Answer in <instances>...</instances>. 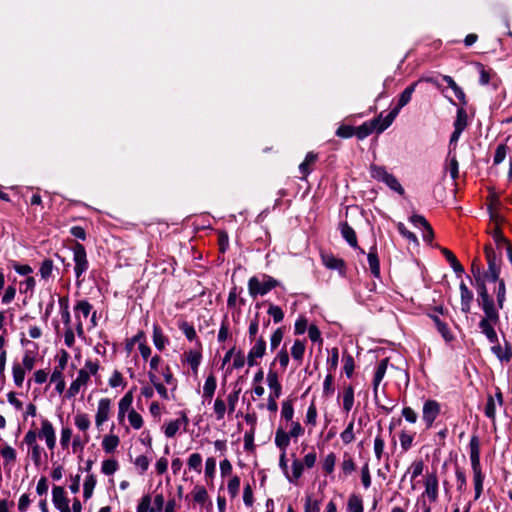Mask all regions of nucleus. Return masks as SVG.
I'll list each match as a JSON object with an SVG mask.
<instances>
[{
  "label": "nucleus",
  "mask_w": 512,
  "mask_h": 512,
  "mask_svg": "<svg viewBox=\"0 0 512 512\" xmlns=\"http://www.w3.org/2000/svg\"><path fill=\"white\" fill-rule=\"evenodd\" d=\"M279 282L273 277L262 274L260 277L253 276L248 281V290L251 297L264 296L277 287Z\"/></svg>",
  "instance_id": "7ed1b4c3"
},
{
  "label": "nucleus",
  "mask_w": 512,
  "mask_h": 512,
  "mask_svg": "<svg viewBox=\"0 0 512 512\" xmlns=\"http://www.w3.org/2000/svg\"><path fill=\"white\" fill-rule=\"evenodd\" d=\"M340 231L342 237L347 241L351 247H357V237L354 229L348 223H342L340 225Z\"/></svg>",
  "instance_id": "b1692460"
},
{
  "label": "nucleus",
  "mask_w": 512,
  "mask_h": 512,
  "mask_svg": "<svg viewBox=\"0 0 512 512\" xmlns=\"http://www.w3.org/2000/svg\"><path fill=\"white\" fill-rule=\"evenodd\" d=\"M133 402L132 391L127 392L118 403V419L120 422L124 420L125 414L132 409Z\"/></svg>",
  "instance_id": "a211bd4d"
},
{
  "label": "nucleus",
  "mask_w": 512,
  "mask_h": 512,
  "mask_svg": "<svg viewBox=\"0 0 512 512\" xmlns=\"http://www.w3.org/2000/svg\"><path fill=\"white\" fill-rule=\"evenodd\" d=\"M341 469L344 475H349L356 469V464L350 456L345 455L341 463Z\"/></svg>",
  "instance_id": "680f3d73"
},
{
  "label": "nucleus",
  "mask_w": 512,
  "mask_h": 512,
  "mask_svg": "<svg viewBox=\"0 0 512 512\" xmlns=\"http://www.w3.org/2000/svg\"><path fill=\"white\" fill-rule=\"evenodd\" d=\"M441 252L446 257L447 261L450 263L454 272L461 275L464 272V268L460 264V262L457 260L455 255L447 248H442Z\"/></svg>",
  "instance_id": "cd10ccee"
},
{
  "label": "nucleus",
  "mask_w": 512,
  "mask_h": 512,
  "mask_svg": "<svg viewBox=\"0 0 512 512\" xmlns=\"http://www.w3.org/2000/svg\"><path fill=\"white\" fill-rule=\"evenodd\" d=\"M1 456L3 459L4 468L10 470L14 463L16 462V450L12 446L5 444L1 449Z\"/></svg>",
  "instance_id": "dca6fc26"
},
{
  "label": "nucleus",
  "mask_w": 512,
  "mask_h": 512,
  "mask_svg": "<svg viewBox=\"0 0 512 512\" xmlns=\"http://www.w3.org/2000/svg\"><path fill=\"white\" fill-rule=\"evenodd\" d=\"M477 302L484 312V317L479 322V329L489 343L496 344L498 335L494 326L500 321L499 312L488 290H485L482 286L480 288V299H477Z\"/></svg>",
  "instance_id": "f257e3e1"
},
{
  "label": "nucleus",
  "mask_w": 512,
  "mask_h": 512,
  "mask_svg": "<svg viewBox=\"0 0 512 512\" xmlns=\"http://www.w3.org/2000/svg\"><path fill=\"white\" fill-rule=\"evenodd\" d=\"M425 464L422 459L414 460L408 467L405 474L402 476L401 481H404L407 476H410V481L413 482L417 477L422 475Z\"/></svg>",
  "instance_id": "2eb2a0df"
},
{
  "label": "nucleus",
  "mask_w": 512,
  "mask_h": 512,
  "mask_svg": "<svg viewBox=\"0 0 512 512\" xmlns=\"http://www.w3.org/2000/svg\"><path fill=\"white\" fill-rule=\"evenodd\" d=\"M25 369L20 364H14L12 367V375L14 384L17 387H22L25 379Z\"/></svg>",
  "instance_id": "37998d69"
},
{
  "label": "nucleus",
  "mask_w": 512,
  "mask_h": 512,
  "mask_svg": "<svg viewBox=\"0 0 512 512\" xmlns=\"http://www.w3.org/2000/svg\"><path fill=\"white\" fill-rule=\"evenodd\" d=\"M417 84L418 82H414L404 89V91L400 94L398 98L397 105L394 107L395 109H398V111L400 112V110L411 101L412 95L416 89Z\"/></svg>",
  "instance_id": "412c9836"
},
{
  "label": "nucleus",
  "mask_w": 512,
  "mask_h": 512,
  "mask_svg": "<svg viewBox=\"0 0 512 512\" xmlns=\"http://www.w3.org/2000/svg\"><path fill=\"white\" fill-rule=\"evenodd\" d=\"M472 300H473V293L471 291L461 293V310L464 313L470 312Z\"/></svg>",
  "instance_id": "69168bd1"
},
{
  "label": "nucleus",
  "mask_w": 512,
  "mask_h": 512,
  "mask_svg": "<svg viewBox=\"0 0 512 512\" xmlns=\"http://www.w3.org/2000/svg\"><path fill=\"white\" fill-rule=\"evenodd\" d=\"M491 351L501 361H509L511 358L510 350L503 349L499 341L496 344H492Z\"/></svg>",
  "instance_id": "a18cd8bd"
},
{
  "label": "nucleus",
  "mask_w": 512,
  "mask_h": 512,
  "mask_svg": "<svg viewBox=\"0 0 512 512\" xmlns=\"http://www.w3.org/2000/svg\"><path fill=\"white\" fill-rule=\"evenodd\" d=\"M266 342L260 337L256 340L255 344L250 348L247 355V363L249 367H253L257 364V360L261 359L265 355Z\"/></svg>",
  "instance_id": "9b49d317"
},
{
  "label": "nucleus",
  "mask_w": 512,
  "mask_h": 512,
  "mask_svg": "<svg viewBox=\"0 0 512 512\" xmlns=\"http://www.w3.org/2000/svg\"><path fill=\"white\" fill-rule=\"evenodd\" d=\"M91 310L92 305L87 300H80L74 307L75 318H80L79 314H82L84 318H87L90 315Z\"/></svg>",
  "instance_id": "4c0bfd02"
},
{
  "label": "nucleus",
  "mask_w": 512,
  "mask_h": 512,
  "mask_svg": "<svg viewBox=\"0 0 512 512\" xmlns=\"http://www.w3.org/2000/svg\"><path fill=\"white\" fill-rule=\"evenodd\" d=\"M424 492L422 498H428L432 503L436 502L439 494V482L436 472L426 473L424 476Z\"/></svg>",
  "instance_id": "0eeeda50"
},
{
  "label": "nucleus",
  "mask_w": 512,
  "mask_h": 512,
  "mask_svg": "<svg viewBox=\"0 0 512 512\" xmlns=\"http://www.w3.org/2000/svg\"><path fill=\"white\" fill-rule=\"evenodd\" d=\"M58 302L61 308V318L64 323V326H68V324L71 323L68 297H61L59 298Z\"/></svg>",
  "instance_id": "58836bf2"
},
{
  "label": "nucleus",
  "mask_w": 512,
  "mask_h": 512,
  "mask_svg": "<svg viewBox=\"0 0 512 512\" xmlns=\"http://www.w3.org/2000/svg\"><path fill=\"white\" fill-rule=\"evenodd\" d=\"M128 421L132 428L139 430L143 426L142 416L134 409H131L128 413Z\"/></svg>",
  "instance_id": "8fccbe9b"
},
{
  "label": "nucleus",
  "mask_w": 512,
  "mask_h": 512,
  "mask_svg": "<svg viewBox=\"0 0 512 512\" xmlns=\"http://www.w3.org/2000/svg\"><path fill=\"white\" fill-rule=\"evenodd\" d=\"M384 183L393 191L399 193L400 195L404 194V189L402 185L399 183V181L394 177L392 174H390L385 180Z\"/></svg>",
  "instance_id": "bf43d9fd"
},
{
  "label": "nucleus",
  "mask_w": 512,
  "mask_h": 512,
  "mask_svg": "<svg viewBox=\"0 0 512 512\" xmlns=\"http://www.w3.org/2000/svg\"><path fill=\"white\" fill-rule=\"evenodd\" d=\"M354 427H355L354 419H352L348 423L346 428L340 434V438H341L343 444L348 445L355 440Z\"/></svg>",
  "instance_id": "473e14b6"
},
{
  "label": "nucleus",
  "mask_w": 512,
  "mask_h": 512,
  "mask_svg": "<svg viewBox=\"0 0 512 512\" xmlns=\"http://www.w3.org/2000/svg\"><path fill=\"white\" fill-rule=\"evenodd\" d=\"M471 271L474 277V286L477 290L478 298L480 299L481 286L487 290L486 282H497L500 274V266L498 263H489L487 271H482L480 266L475 262L472 264Z\"/></svg>",
  "instance_id": "f03ea898"
},
{
  "label": "nucleus",
  "mask_w": 512,
  "mask_h": 512,
  "mask_svg": "<svg viewBox=\"0 0 512 512\" xmlns=\"http://www.w3.org/2000/svg\"><path fill=\"white\" fill-rule=\"evenodd\" d=\"M120 439L117 435H106L102 440V448L106 453H112L118 447Z\"/></svg>",
  "instance_id": "bb28decb"
},
{
  "label": "nucleus",
  "mask_w": 512,
  "mask_h": 512,
  "mask_svg": "<svg viewBox=\"0 0 512 512\" xmlns=\"http://www.w3.org/2000/svg\"><path fill=\"white\" fill-rule=\"evenodd\" d=\"M267 384L270 388V396L279 398L282 392V386L278 380V375L276 372L270 370L267 374Z\"/></svg>",
  "instance_id": "6ab92c4d"
},
{
  "label": "nucleus",
  "mask_w": 512,
  "mask_h": 512,
  "mask_svg": "<svg viewBox=\"0 0 512 512\" xmlns=\"http://www.w3.org/2000/svg\"><path fill=\"white\" fill-rule=\"evenodd\" d=\"M97 480L95 475L89 474L84 481L83 484V496L85 499H89L93 495L94 488L96 486Z\"/></svg>",
  "instance_id": "e433bc0d"
},
{
  "label": "nucleus",
  "mask_w": 512,
  "mask_h": 512,
  "mask_svg": "<svg viewBox=\"0 0 512 512\" xmlns=\"http://www.w3.org/2000/svg\"><path fill=\"white\" fill-rule=\"evenodd\" d=\"M217 387L216 377L213 374H210L205 379L204 385H203V393H202V399L203 403H210L213 395L215 393Z\"/></svg>",
  "instance_id": "4468645a"
},
{
  "label": "nucleus",
  "mask_w": 512,
  "mask_h": 512,
  "mask_svg": "<svg viewBox=\"0 0 512 512\" xmlns=\"http://www.w3.org/2000/svg\"><path fill=\"white\" fill-rule=\"evenodd\" d=\"M227 406H226V401L218 396L215 401H214V405H213V410H214V413H215V417L218 421L220 420H223L224 419V416H225V413H226V410H227Z\"/></svg>",
  "instance_id": "f704fd0d"
},
{
  "label": "nucleus",
  "mask_w": 512,
  "mask_h": 512,
  "mask_svg": "<svg viewBox=\"0 0 512 512\" xmlns=\"http://www.w3.org/2000/svg\"><path fill=\"white\" fill-rule=\"evenodd\" d=\"M447 170L449 171L450 176L453 180H455L458 177L459 164H458L456 155L451 150H449V153H448Z\"/></svg>",
  "instance_id": "72a5a7b5"
},
{
  "label": "nucleus",
  "mask_w": 512,
  "mask_h": 512,
  "mask_svg": "<svg viewBox=\"0 0 512 512\" xmlns=\"http://www.w3.org/2000/svg\"><path fill=\"white\" fill-rule=\"evenodd\" d=\"M354 405V390L351 386L345 389L343 393V409L349 412Z\"/></svg>",
  "instance_id": "49530a36"
},
{
  "label": "nucleus",
  "mask_w": 512,
  "mask_h": 512,
  "mask_svg": "<svg viewBox=\"0 0 512 512\" xmlns=\"http://www.w3.org/2000/svg\"><path fill=\"white\" fill-rule=\"evenodd\" d=\"M52 502L57 510L68 507L69 500L65 490L61 486H54L52 489Z\"/></svg>",
  "instance_id": "ddd939ff"
},
{
  "label": "nucleus",
  "mask_w": 512,
  "mask_h": 512,
  "mask_svg": "<svg viewBox=\"0 0 512 512\" xmlns=\"http://www.w3.org/2000/svg\"><path fill=\"white\" fill-rule=\"evenodd\" d=\"M370 175L373 179L384 182L390 173L385 169V167L372 164L370 166Z\"/></svg>",
  "instance_id": "79ce46f5"
},
{
  "label": "nucleus",
  "mask_w": 512,
  "mask_h": 512,
  "mask_svg": "<svg viewBox=\"0 0 512 512\" xmlns=\"http://www.w3.org/2000/svg\"><path fill=\"white\" fill-rule=\"evenodd\" d=\"M305 353V343L301 340H295L293 346L291 348L292 358L297 361L299 364L302 363L303 357Z\"/></svg>",
  "instance_id": "c85d7f7f"
},
{
  "label": "nucleus",
  "mask_w": 512,
  "mask_h": 512,
  "mask_svg": "<svg viewBox=\"0 0 512 512\" xmlns=\"http://www.w3.org/2000/svg\"><path fill=\"white\" fill-rule=\"evenodd\" d=\"M281 416L286 421H292L294 416V408L291 400H285L282 402Z\"/></svg>",
  "instance_id": "603ef678"
},
{
  "label": "nucleus",
  "mask_w": 512,
  "mask_h": 512,
  "mask_svg": "<svg viewBox=\"0 0 512 512\" xmlns=\"http://www.w3.org/2000/svg\"><path fill=\"white\" fill-rule=\"evenodd\" d=\"M303 471L304 464L298 459H295L292 462V473L289 474V472H287L286 478L290 483H295L302 476Z\"/></svg>",
  "instance_id": "a878e982"
},
{
  "label": "nucleus",
  "mask_w": 512,
  "mask_h": 512,
  "mask_svg": "<svg viewBox=\"0 0 512 512\" xmlns=\"http://www.w3.org/2000/svg\"><path fill=\"white\" fill-rule=\"evenodd\" d=\"M316 159L317 155L312 152H309L306 155L305 160L299 165V170L303 174V176H307L310 173L308 167L310 164H313L316 161Z\"/></svg>",
  "instance_id": "5fc2aeb1"
},
{
  "label": "nucleus",
  "mask_w": 512,
  "mask_h": 512,
  "mask_svg": "<svg viewBox=\"0 0 512 512\" xmlns=\"http://www.w3.org/2000/svg\"><path fill=\"white\" fill-rule=\"evenodd\" d=\"M201 353L199 351L190 350L186 353V361L190 365L193 372H197L198 367L201 363Z\"/></svg>",
  "instance_id": "a19ab883"
},
{
  "label": "nucleus",
  "mask_w": 512,
  "mask_h": 512,
  "mask_svg": "<svg viewBox=\"0 0 512 512\" xmlns=\"http://www.w3.org/2000/svg\"><path fill=\"white\" fill-rule=\"evenodd\" d=\"M380 123V118H375L371 122H365L355 129V135L358 139L363 140L372 132L376 131V126Z\"/></svg>",
  "instance_id": "f3484780"
},
{
  "label": "nucleus",
  "mask_w": 512,
  "mask_h": 512,
  "mask_svg": "<svg viewBox=\"0 0 512 512\" xmlns=\"http://www.w3.org/2000/svg\"><path fill=\"white\" fill-rule=\"evenodd\" d=\"M304 512H320V501L307 496L305 499Z\"/></svg>",
  "instance_id": "338daca9"
},
{
  "label": "nucleus",
  "mask_w": 512,
  "mask_h": 512,
  "mask_svg": "<svg viewBox=\"0 0 512 512\" xmlns=\"http://www.w3.org/2000/svg\"><path fill=\"white\" fill-rule=\"evenodd\" d=\"M399 440H400V445H401L402 450L408 451L412 446L413 435H411L405 431H402L399 435Z\"/></svg>",
  "instance_id": "774afa93"
},
{
  "label": "nucleus",
  "mask_w": 512,
  "mask_h": 512,
  "mask_svg": "<svg viewBox=\"0 0 512 512\" xmlns=\"http://www.w3.org/2000/svg\"><path fill=\"white\" fill-rule=\"evenodd\" d=\"M54 264L51 259H45L39 269V273L42 277V279L47 280L49 277H51L53 272Z\"/></svg>",
  "instance_id": "3c124183"
},
{
  "label": "nucleus",
  "mask_w": 512,
  "mask_h": 512,
  "mask_svg": "<svg viewBox=\"0 0 512 512\" xmlns=\"http://www.w3.org/2000/svg\"><path fill=\"white\" fill-rule=\"evenodd\" d=\"M398 114L399 111L395 108H393L385 117L380 114L377 117L380 118V123L376 126V132L379 134L384 132L393 123Z\"/></svg>",
  "instance_id": "4be33fe9"
},
{
  "label": "nucleus",
  "mask_w": 512,
  "mask_h": 512,
  "mask_svg": "<svg viewBox=\"0 0 512 512\" xmlns=\"http://www.w3.org/2000/svg\"><path fill=\"white\" fill-rule=\"evenodd\" d=\"M440 414V404L436 400H427L423 404L422 419L427 428L432 427L435 419Z\"/></svg>",
  "instance_id": "1a4fd4ad"
},
{
  "label": "nucleus",
  "mask_w": 512,
  "mask_h": 512,
  "mask_svg": "<svg viewBox=\"0 0 512 512\" xmlns=\"http://www.w3.org/2000/svg\"><path fill=\"white\" fill-rule=\"evenodd\" d=\"M239 394H240V389L231 392L227 396L226 406L228 408V412L229 413H233L235 411L236 405H237V402H238V399H239Z\"/></svg>",
  "instance_id": "0e129e2a"
},
{
  "label": "nucleus",
  "mask_w": 512,
  "mask_h": 512,
  "mask_svg": "<svg viewBox=\"0 0 512 512\" xmlns=\"http://www.w3.org/2000/svg\"><path fill=\"white\" fill-rule=\"evenodd\" d=\"M361 482L365 489H368L371 486L372 479L368 462H366L361 468Z\"/></svg>",
  "instance_id": "052dcab7"
},
{
  "label": "nucleus",
  "mask_w": 512,
  "mask_h": 512,
  "mask_svg": "<svg viewBox=\"0 0 512 512\" xmlns=\"http://www.w3.org/2000/svg\"><path fill=\"white\" fill-rule=\"evenodd\" d=\"M99 368L100 365L97 360L93 361L91 359H87L83 368L78 371L77 377L74 379V381L79 383L82 387L86 388L91 376H96L98 374Z\"/></svg>",
  "instance_id": "423d86ee"
},
{
  "label": "nucleus",
  "mask_w": 512,
  "mask_h": 512,
  "mask_svg": "<svg viewBox=\"0 0 512 512\" xmlns=\"http://www.w3.org/2000/svg\"><path fill=\"white\" fill-rule=\"evenodd\" d=\"M498 282V289H497V309H502L504 306L505 298H506V287L505 282L503 279H500Z\"/></svg>",
  "instance_id": "864d4df0"
},
{
  "label": "nucleus",
  "mask_w": 512,
  "mask_h": 512,
  "mask_svg": "<svg viewBox=\"0 0 512 512\" xmlns=\"http://www.w3.org/2000/svg\"><path fill=\"white\" fill-rule=\"evenodd\" d=\"M37 434L40 439L45 440L49 450H54L56 446V433L52 423L48 419L43 418L41 420V428Z\"/></svg>",
  "instance_id": "6e6552de"
},
{
  "label": "nucleus",
  "mask_w": 512,
  "mask_h": 512,
  "mask_svg": "<svg viewBox=\"0 0 512 512\" xmlns=\"http://www.w3.org/2000/svg\"><path fill=\"white\" fill-rule=\"evenodd\" d=\"M468 125V116L464 108H458L456 119L454 121V128L464 131Z\"/></svg>",
  "instance_id": "c9c22d12"
},
{
  "label": "nucleus",
  "mask_w": 512,
  "mask_h": 512,
  "mask_svg": "<svg viewBox=\"0 0 512 512\" xmlns=\"http://www.w3.org/2000/svg\"><path fill=\"white\" fill-rule=\"evenodd\" d=\"M367 260H368V264H369L371 273L375 277H379L380 276V264H379L376 247H372L370 249V251L367 255Z\"/></svg>",
  "instance_id": "393cba45"
},
{
  "label": "nucleus",
  "mask_w": 512,
  "mask_h": 512,
  "mask_svg": "<svg viewBox=\"0 0 512 512\" xmlns=\"http://www.w3.org/2000/svg\"><path fill=\"white\" fill-rule=\"evenodd\" d=\"M322 261L323 264L329 269L339 270L344 266V262L332 254L322 255Z\"/></svg>",
  "instance_id": "2f4dec72"
},
{
  "label": "nucleus",
  "mask_w": 512,
  "mask_h": 512,
  "mask_svg": "<svg viewBox=\"0 0 512 512\" xmlns=\"http://www.w3.org/2000/svg\"><path fill=\"white\" fill-rule=\"evenodd\" d=\"M119 468L115 459H107L102 462L101 472L105 475H113Z\"/></svg>",
  "instance_id": "09e8293b"
},
{
  "label": "nucleus",
  "mask_w": 512,
  "mask_h": 512,
  "mask_svg": "<svg viewBox=\"0 0 512 512\" xmlns=\"http://www.w3.org/2000/svg\"><path fill=\"white\" fill-rule=\"evenodd\" d=\"M152 340L154 346L159 350L162 351L165 349L166 345L169 343L168 338L163 334L162 329L158 325L153 326V335Z\"/></svg>",
  "instance_id": "5701e85b"
},
{
  "label": "nucleus",
  "mask_w": 512,
  "mask_h": 512,
  "mask_svg": "<svg viewBox=\"0 0 512 512\" xmlns=\"http://www.w3.org/2000/svg\"><path fill=\"white\" fill-rule=\"evenodd\" d=\"M134 465L140 475H143L149 468L150 459L145 455H139L134 460Z\"/></svg>",
  "instance_id": "de8ad7c7"
},
{
  "label": "nucleus",
  "mask_w": 512,
  "mask_h": 512,
  "mask_svg": "<svg viewBox=\"0 0 512 512\" xmlns=\"http://www.w3.org/2000/svg\"><path fill=\"white\" fill-rule=\"evenodd\" d=\"M50 381L55 383V390L61 394L65 390V381L61 369L55 368L52 372Z\"/></svg>",
  "instance_id": "7c9ffc66"
},
{
  "label": "nucleus",
  "mask_w": 512,
  "mask_h": 512,
  "mask_svg": "<svg viewBox=\"0 0 512 512\" xmlns=\"http://www.w3.org/2000/svg\"><path fill=\"white\" fill-rule=\"evenodd\" d=\"M74 424L80 431L86 432L89 429L91 422L86 413H77L74 416Z\"/></svg>",
  "instance_id": "ea45409f"
},
{
  "label": "nucleus",
  "mask_w": 512,
  "mask_h": 512,
  "mask_svg": "<svg viewBox=\"0 0 512 512\" xmlns=\"http://www.w3.org/2000/svg\"><path fill=\"white\" fill-rule=\"evenodd\" d=\"M178 326L188 340L192 341L196 338V331L193 325L189 324L186 321H182L179 323Z\"/></svg>",
  "instance_id": "4d7b16f0"
},
{
  "label": "nucleus",
  "mask_w": 512,
  "mask_h": 512,
  "mask_svg": "<svg viewBox=\"0 0 512 512\" xmlns=\"http://www.w3.org/2000/svg\"><path fill=\"white\" fill-rule=\"evenodd\" d=\"M470 448V461L471 468L473 471V482L475 485H483L484 475L482 473L480 464V446L477 436H473L469 443Z\"/></svg>",
  "instance_id": "20e7f679"
},
{
  "label": "nucleus",
  "mask_w": 512,
  "mask_h": 512,
  "mask_svg": "<svg viewBox=\"0 0 512 512\" xmlns=\"http://www.w3.org/2000/svg\"><path fill=\"white\" fill-rule=\"evenodd\" d=\"M291 436L281 427L277 428L275 432V445L281 452H286L290 445Z\"/></svg>",
  "instance_id": "aec40b11"
},
{
  "label": "nucleus",
  "mask_w": 512,
  "mask_h": 512,
  "mask_svg": "<svg viewBox=\"0 0 512 512\" xmlns=\"http://www.w3.org/2000/svg\"><path fill=\"white\" fill-rule=\"evenodd\" d=\"M387 366H388V359H382L376 366L374 378H373V392H374L375 399H377L378 388L386 374Z\"/></svg>",
  "instance_id": "f8f14e48"
},
{
  "label": "nucleus",
  "mask_w": 512,
  "mask_h": 512,
  "mask_svg": "<svg viewBox=\"0 0 512 512\" xmlns=\"http://www.w3.org/2000/svg\"><path fill=\"white\" fill-rule=\"evenodd\" d=\"M112 401L109 398H101L98 401L97 411L95 414V425L97 429H101L102 425L109 420L111 413Z\"/></svg>",
  "instance_id": "9d476101"
},
{
  "label": "nucleus",
  "mask_w": 512,
  "mask_h": 512,
  "mask_svg": "<svg viewBox=\"0 0 512 512\" xmlns=\"http://www.w3.org/2000/svg\"><path fill=\"white\" fill-rule=\"evenodd\" d=\"M373 449L377 460H381L384 455L385 441L380 435L375 437Z\"/></svg>",
  "instance_id": "6e6d98bb"
},
{
  "label": "nucleus",
  "mask_w": 512,
  "mask_h": 512,
  "mask_svg": "<svg viewBox=\"0 0 512 512\" xmlns=\"http://www.w3.org/2000/svg\"><path fill=\"white\" fill-rule=\"evenodd\" d=\"M187 465L190 470H193L197 473H201L202 456L199 453H192L187 460Z\"/></svg>",
  "instance_id": "c03bdc74"
},
{
  "label": "nucleus",
  "mask_w": 512,
  "mask_h": 512,
  "mask_svg": "<svg viewBox=\"0 0 512 512\" xmlns=\"http://www.w3.org/2000/svg\"><path fill=\"white\" fill-rule=\"evenodd\" d=\"M496 405H497V403H496V400L494 399V397L489 395L488 399H487L486 406H485L484 413L491 420L495 419Z\"/></svg>",
  "instance_id": "13d9d810"
},
{
  "label": "nucleus",
  "mask_w": 512,
  "mask_h": 512,
  "mask_svg": "<svg viewBox=\"0 0 512 512\" xmlns=\"http://www.w3.org/2000/svg\"><path fill=\"white\" fill-rule=\"evenodd\" d=\"M348 512H363V500L359 495L352 494L348 498L347 502Z\"/></svg>",
  "instance_id": "c756f323"
},
{
  "label": "nucleus",
  "mask_w": 512,
  "mask_h": 512,
  "mask_svg": "<svg viewBox=\"0 0 512 512\" xmlns=\"http://www.w3.org/2000/svg\"><path fill=\"white\" fill-rule=\"evenodd\" d=\"M73 261H74V272L77 279V284L80 285L82 280H80V277L88 270L89 263L87 260V254L85 247L80 244L76 243L73 248Z\"/></svg>",
  "instance_id": "39448f33"
},
{
  "label": "nucleus",
  "mask_w": 512,
  "mask_h": 512,
  "mask_svg": "<svg viewBox=\"0 0 512 512\" xmlns=\"http://www.w3.org/2000/svg\"><path fill=\"white\" fill-rule=\"evenodd\" d=\"M108 383H109V386L112 388L125 386L124 378L118 370L113 371L112 375L109 378Z\"/></svg>",
  "instance_id": "e2e57ef3"
}]
</instances>
